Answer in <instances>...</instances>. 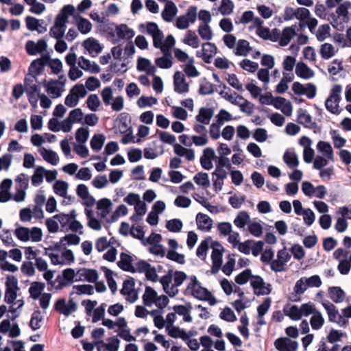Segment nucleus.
<instances>
[{
  "mask_svg": "<svg viewBox=\"0 0 351 351\" xmlns=\"http://www.w3.org/2000/svg\"><path fill=\"white\" fill-rule=\"evenodd\" d=\"M47 93L52 98H58L64 91V84L58 80H51L44 84Z\"/></svg>",
  "mask_w": 351,
  "mask_h": 351,
  "instance_id": "a211bd4d",
  "label": "nucleus"
},
{
  "mask_svg": "<svg viewBox=\"0 0 351 351\" xmlns=\"http://www.w3.org/2000/svg\"><path fill=\"white\" fill-rule=\"evenodd\" d=\"M134 285L135 283L132 278L125 280L120 291L130 303H134L138 299V293L134 288Z\"/></svg>",
  "mask_w": 351,
  "mask_h": 351,
  "instance_id": "4468645a",
  "label": "nucleus"
},
{
  "mask_svg": "<svg viewBox=\"0 0 351 351\" xmlns=\"http://www.w3.org/2000/svg\"><path fill=\"white\" fill-rule=\"evenodd\" d=\"M341 86L335 84L332 88L330 95L325 101L326 108L332 114H339L341 112L339 109V104L341 101Z\"/></svg>",
  "mask_w": 351,
  "mask_h": 351,
  "instance_id": "0eeeda50",
  "label": "nucleus"
},
{
  "mask_svg": "<svg viewBox=\"0 0 351 351\" xmlns=\"http://www.w3.org/2000/svg\"><path fill=\"white\" fill-rule=\"evenodd\" d=\"M83 45L92 57H96L102 50V47L98 40L93 38L86 39Z\"/></svg>",
  "mask_w": 351,
  "mask_h": 351,
  "instance_id": "7c9ffc66",
  "label": "nucleus"
},
{
  "mask_svg": "<svg viewBox=\"0 0 351 351\" xmlns=\"http://www.w3.org/2000/svg\"><path fill=\"white\" fill-rule=\"evenodd\" d=\"M14 234L17 239L21 241H31L32 242H39L42 240L43 232L40 228L33 227L28 228L25 227H19L14 230Z\"/></svg>",
  "mask_w": 351,
  "mask_h": 351,
  "instance_id": "423d86ee",
  "label": "nucleus"
},
{
  "mask_svg": "<svg viewBox=\"0 0 351 351\" xmlns=\"http://www.w3.org/2000/svg\"><path fill=\"white\" fill-rule=\"evenodd\" d=\"M285 315L289 316L293 320H299L302 318L300 306L296 305L286 306L283 308Z\"/></svg>",
  "mask_w": 351,
  "mask_h": 351,
  "instance_id": "5fc2aeb1",
  "label": "nucleus"
},
{
  "mask_svg": "<svg viewBox=\"0 0 351 351\" xmlns=\"http://www.w3.org/2000/svg\"><path fill=\"white\" fill-rule=\"evenodd\" d=\"M311 15L309 10L305 8H293L287 7L285 9L283 18L285 21H291L296 19L300 21V27L304 26V21Z\"/></svg>",
  "mask_w": 351,
  "mask_h": 351,
  "instance_id": "6e6552de",
  "label": "nucleus"
},
{
  "mask_svg": "<svg viewBox=\"0 0 351 351\" xmlns=\"http://www.w3.org/2000/svg\"><path fill=\"white\" fill-rule=\"evenodd\" d=\"M68 189L69 184L66 182L60 180H56L53 185V192L57 195L62 197L66 196Z\"/></svg>",
  "mask_w": 351,
  "mask_h": 351,
  "instance_id": "6e6d98bb",
  "label": "nucleus"
},
{
  "mask_svg": "<svg viewBox=\"0 0 351 351\" xmlns=\"http://www.w3.org/2000/svg\"><path fill=\"white\" fill-rule=\"evenodd\" d=\"M45 168L41 166L37 167L32 176V184L34 186H39L43 181Z\"/></svg>",
  "mask_w": 351,
  "mask_h": 351,
  "instance_id": "052dcab7",
  "label": "nucleus"
},
{
  "mask_svg": "<svg viewBox=\"0 0 351 351\" xmlns=\"http://www.w3.org/2000/svg\"><path fill=\"white\" fill-rule=\"evenodd\" d=\"M189 280L190 282L186 290L187 293L199 300L208 301L210 305L216 304L215 298L207 289L201 286L195 276H190Z\"/></svg>",
  "mask_w": 351,
  "mask_h": 351,
  "instance_id": "20e7f679",
  "label": "nucleus"
},
{
  "mask_svg": "<svg viewBox=\"0 0 351 351\" xmlns=\"http://www.w3.org/2000/svg\"><path fill=\"white\" fill-rule=\"evenodd\" d=\"M184 72L188 77H195L199 75V72L194 66V58H190L184 66Z\"/></svg>",
  "mask_w": 351,
  "mask_h": 351,
  "instance_id": "0e129e2a",
  "label": "nucleus"
},
{
  "mask_svg": "<svg viewBox=\"0 0 351 351\" xmlns=\"http://www.w3.org/2000/svg\"><path fill=\"white\" fill-rule=\"evenodd\" d=\"M213 114L214 111L213 109L209 108H201L195 117V119L200 123L208 125Z\"/></svg>",
  "mask_w": 351,
  "mask_h": 351,
  "instance_id": "f704fd0d",
  "label": "nucleus"
},
{
  "mask_svg": "<svg viewBox=\"0 0 351 351\" xmlns=\"http://www.w3.org/2000/svg\"><path fill=\"white\" fill-rule=\"evenodd\" d=\"M176 40L174 37L169 34L166 38H161L160 44L159 47H155L157 49H160L161 52H171V48L174 47Z\"/></svg>",
  "mask_w": 351,
  "mask_h": 351,
  "instance_id": "864d4df0",
  "label": "nucleus"
},
{
  "mask_svg": "<svg viewBox=\"0 0 351 351\" xmlns=\"http://www.w3.org/2000/svg\"><path fill=\"white\" fill-rule=\"evenodd\" d=\"M283 160L286 165L291 169L298 166L299 160L296 153L293 150H287L283 156Z\"/></svg>",
  "mask_w": 351,
  "mask_h": 351,
  "instance_id": "de8ad7c7",
  "label": "nucleus"
},
{
  "mask_svg": "<svg viewBox=\"0 0 351 351\" xmlns=\"http://www.w3.org/2000/svg\"><path fill=\"white\" fill-rule=\"evenodd\" d=\"M115 33L119 39L130 40L134 35V31L126 24L117 25L115 27Z\"/></svg>",
  "mask_w": 351,
  "mask_h": 351,
  "instance_id": "2f4dec72",
  "label": "nucleus"
},
{
  "mask_svg": "<svg viewBox=\"0 0 351 351\" xmlns=\"http://www.w3.org/2000/svg\"><path fill=\"white\" fill-rule=\"evenodd\" d=\"M74 19L76 21L77 26L78 30L82 34H87L92 29V24L91 23L86 19L83 18L79 15H73Z\"/></svg>",
  "mask_w": 351,
  "mask_h": 351,
  "instance_id": "a18cd8bd",
  "label": "nucleus"
},
{
  "mask_svg": "<svg viewBox=\"0 0 351 351\" xmlns=\"http://www.w3.org/2000/svg\"><path fill=\"white\" fill-rule=\"evenodd\" d=\"M120 256L121 260L118 263L119 267L125 271L135 272L132 256L125 253H121Z\"/></svg>",
  "mask_w": 351,
  "mask_h": 351,
  "instance_id": "58836bf2",
  "label": "nucleus"
},
{
  "mask_svg": "<svg viewBox=\"0 0 351 351\" xmlns=\"http://www.w3.org/2000/svg\"><path fill=\"white\" fill-rule=\"evenodd\" d=\"M253 276L251 269H245L235 276L234 281L237 284L243 285L246 284L249 280H251Z\"/></svg>",
  "mask_w": 351,
  "mask_h": 351,
  "instance_id": "bf43d9fd",
  "label": "nucleus"
},
{
  "mask_svg": "<svg viewBox=\"0 0 351 351\" xmlns=\"http://www.w3.org/2000/svg\"><path fill=\"white\" fill-rule=\"evenodd\" d=\"M173 311L176 315L183 317V321L185 322H191L193 319L191 316L192 306L190 303L186 305H176L173 306Z\"/></svg>",
  "mask_w": 351,
  "mask_h": 351,
  "instance_id": "473e14b6",
  "label": "nucleus"
},
{
  "mask_svg": "<svg viewBox=\"0 0 351 351\" xmlns=\"http://www.w3.org/2000/svg\"><path fill=\"white\" fill-rule=\"evenodd\" d=\"M213 242L210 237L202 241L197 247L196 251L197 256L202 260H204L206 257L207 252L210 247L211 248Z\"/></svg>",
  "mask_w": 351,
  "mask_h": 351,
  "instance_id": "c03bdc74",
  "label": "nucleus"
},
{
  "mask_svg": "<svg viewBox=\"0 0 351 351\" xmlns=\"http://www.w3.org/2000/svg\"><path fill=\"white\" fill-rule=\"evenodd\" d=\"M202 60L206 63H210L212 58L217 53V47L215 44L211 43H206L202 45Z\"/></svg>",
  "mask_w": 351,
  "mask_h": 351,
  "instance_id": "c85d7f7f",
  "label": "nucleus"
},
{
  "mask_svg": "<svg viewBox=\"0 0 351 351\" xmlns=\"http://www.w3.org/2000/svg\"><path fill=\"white\" fill-rule=\"evenodd\" d=\"M39 153L45 161L52 165H56L59 162L58 155L53 150L42 147L39 149Z\"/></svg>",
  "mask_w": 351,
  "mask_h": 351,
  "instance_id": "a19ab883",
  "label": "nucleus"
},
{
  "mask_svg": "<svg viewBox=\"0 0 351 351\" xmlns=\"http://www.w3.org/2000/svg\"><path fill=\"white\" fill-rule=\"evenodd\" d=\"M174 90L178 94L186 93L189 90V84L185 77L180 71H176L173 75Z\"/></svg>",
  "mask_w": 351,
  "mask_h": 351,
  "instance_id": "6ab92c4d",
  "label": "nucleus"
},
{
  "mask_svg": "<svg viewBox=\"0 0 351 351\" xmlns=\"http://www.w3.org/2000/svg\"><path fill=\"white\" fill-rule=\"evenodd\" d=\"M26 94L40 93V87L37 85V78L34 76L26 75L24 79Z\"/></svg>",
  "mask_w": 351,
  "mask_h": 351,
  "instance_id": "37998d69",
  "label": "nucleus"
},
{
  "mask_svg": "<svg viewBox=\"0 0 351 351\" xmlns=\"http://www.w3.org/2000/svg\"><path fill=\"white\" fill-rule=\"evenodd\" d=\"M298 121L299 123L308 128H313L315 125V123L312 121L311 116L305 112H301L299 113Z\"/></svg>",
  "mask_w": 351,
  "mask_h": 351,
  "instance_id": "69168bd1",
  "label": "nucleus"
},
{
  "mask_svg": "<svg viewBox=\"0 0 351 351\" xmlns=\"http://www.w3.org/2000/svg\"><path fill=\"white\" fill-rule=\"evenodd\" d=\"M335 49L330 43H324L321 45L319 53L323 59L328 60L335 55Z\"/></svg>",
  "mask_w": 351,
  "mask_h": 351,
  "instance_id": "13d9d810",
  "label": "nucleus"
},
{
  "mask_svg": "<svg viewBox=\"0 0 351 351\" xmlns=\"http://www.w3.org/2000/svg\"><path fill=\"white\" fill-rule=\"evenodd\" d=\"M223 40L225 45L233 49L234 54L237 56H247L252 49L247 40L244 39L237 40L236 36L231 34L224 35Z\"/></svg>",
  "mask_w": 351,
  "mask_h": 351,
  "instance_id": "39448f33",
  "label": "nucleus"
},
{
  "mask_svg": "<svg viewBox=\"0 0 351 351\" xmlns=\"http://www.w3.org/2000/svg\"><path fill=\"white\" fill-rule=\"evenodd\" d=\"M295 73L298 77L306 80L313 77L315 75L313 71L302 62L296 64Z\"/></svg>",
  "mask_w": 351,
  "mask_h": 351,
  "instance_id": "79ce46f5",
  "label": "nucleus"
},
{
  "mask_svg": "<svg viewBox=\"0 0 351 351\" xmlns=\"http://www.w3.org/2000/svg\"><path fill=\"white\" fill-rule=\"evenodd\" d=\"M145 26L146 27V33L152 37L153 45L154 47H159L161 38H164L163 32L159 29L156 23L147 22ZM141 27H144V25H141Z\"/></svg>",
  "mask_w": 351,
  "mask_h": 351,
  "instance_id": "dca6fc26",
  "label": "nucleus"
},
{
  "mask_svg": "<svg viewBox=\"0 0 351 351\" xmlns=\"http://www.w3.org/2000/svg\"><path fill=\"white\" fill-rule=\"evenodd\" d=\"M325 319L319 311H316L310 319V324L313 330H318L322 328Z\"/></svg>",
  "mask_w": 351,
  "mask_h": 351,
  "instance_id": "3c124183",
  "label": "nucleus"
},
{
  "mask_svg": "<svg viewBox=\"0 0 351 351\" xmlns=\"http://www.w3.org/2000/svg\"><path fill=\"white\" fill-rule=\"evenodd\" d=\"M157 295V292L153 288L146 287L142 297L144 305L149 307L152 306L155 302Z\"/></svg>",
  "mask_w": 351,
  "mask_h": 351,
  "instance_id": "8fccbe9b",
  "label": "nucleus"
},
{
  "mask_svg": "<svg viewBox=\"0 0 351 351\" xmlns=\"http://www.w3.org/2000/svg\"><path fill=\"white\" fill-rule=\"evenodd\" d=\"M215 158V152L211 147H207L204 149L203 154L200 157V164L206 170H210L213 167V160Z\"/></svg>",
  "mask_w": 351,
  "mask_h": 351,
  "instance_id": "412c9836",
  "label": "nucleus"
},
{
  "mask_svg": "<svg viewBox=\"0 0 351 351\" xmlns=\"http://www.w3.org/2000/svg\"><path fill=\"white\" fill-rule=\"evenodd\" d=\"M291 254L283 248L277 253V258L271 263V269L275 272H282L285 271V265L290 261Z\"/></svg>",
  "mask_w": 351,
  "mask_h": 351,
  "instance_id": "9b49d317",
  "label": "nucleus"
},
{
  "mask_svg": "<svg viewBox=\"0 0 351 351\" xmlns=\"http://www.w3.org/2000/svg\"><path fill=\"white\" fill-rule=\"evenodd\" d=\"M77 64L80 68L90 73H98L100 71V67L96 62H91L84 56L78 58Z\"/></svg>",
  "mask_w": 351,
  "mask_h": 351,
  "instance_id": "bb28decb",
  "label": "nucleus"
},
{
  "mask_svg": "<svg viewBox=\"0 0 351 351\" xmlns=\"http://www.w3.org/2000/svg\"><path fill=\"white\" fill-rule=\"evenodd\" d=\"M250 285L254 289V294L257 295H268L271 291V285L266 284L259 276H254L250 280Z\"/></svg>",
  "mask_w": 351,
  "mask_h": 351,
  "instance_id": "2eb2a0df",
  "label": "nucleus"
},
{
  "mask_svg": "<svg viewBox=\"0 0 351 351\" xmlns=\"http://www.w3.org/2000/svg\"><path fill=\"white\" fill-rule=\"evenodd\" d=\"M137 69L139 71H145L150 75H154L156 71V66L152 64L150 60L145 58H139L138 59Z\"/></svg>",
  "mask_w": 351,
  "mask_h": 351,
  "instance_id": "c9c22d12",
  "label": "nucleus"
},
{
  "mask_svg": "<svg viewBox=\"0 0 351 351\" xmlns=\"http://www.w3.org/2000/svg\"><path fill=\"white\" fill-rule=\"evenodd\" d=\"M163 56L155 59L156 65L163 69H170L173 65V57L171 52H162Z\"/></svg>",
  "mask_w": 351,
  "mask_h": 351,
  "instance_id": "4c0bfd02",
  "label": "nucleus"
},
{
  "mask_svg": "<svg viewBox=\"0 0 351 351\" xmlns=\"http://www.w3.org/2000/svg\"><path fill=\"white\" fill-rule=\"evenodd\" d=\"M98 351H118L120 341L115 337L107 339V343L99 341L97 343Z\"/></svg>",
  "mask_w": 351,
  "mask_h": 351,
  "instance_id": "4be33fe9",
  "label": "nucleus"
},
{
  "mask_svg": "<svg viewBox=\"0 0 351 351\" xmlns=\"http://www.w3.org/2000/svg\"><path fill=\"white\" fill-rule=\"evenodd\" d=\"M193 180L197 185L204 188H208L210 186V182L207 173H197L193 177Z\"/></svg>",
  "mask_w": 351,
  "mask_h": 351,
  "instance_id": "e2e57ef3",
  "label": "nucleus"
},
{
  "mask_svg": "<svg viewBox=\"0 0 351 351\" xmlns=\"http://www.w3.org/2000/svg\"><path fill=\"white\" fill-rule=\"evenodd\" d=\"M196 222L198 228L201 230L208 232L213 225V220L207 215L198 213L196 216Z\"/></svg>",
  "mask_w": 351,
  "mask_h": 351,
  "instance_id": "72a5a7b5",
  "label": "nucleus"
},
{
  "mask_svg": "<svg viewBox=\"0 0 351 351\" xmlns=\"http://www.w3.org/2000/svg\"><path fill=\"white\" fill-rule=\"evenodd\" d=\"M273 106L275 108L280 110L286 116H291L292 114V106L291 102L284 97H277L274 99Z\"/></svg>",
  "mask_w": 351,
  "mask_h": 351,
  "instance_id": "b1692460",
  "label": "nucleus"
},
{
  "mask_svg": "<svg viewBox=\"0 0 351 351\" xmlns=\"http://www.w3.org/2000/svg\"><path fill=\"white\" fill-rule=\"evenodd\" d=\"M296 25H292L285 27L282 32V36L279 41L281 46H287L291 40L296 35Z\"/></svg>",
  "mask_w": 351,
  "mask_h": 351,
  "instance_id": "ea45409f",
  "label": "nucleus"
},
{
  "mask_svg": "<svg viewBox=\"0 0 351 351\" xmlns=\"http://www.w3.org/2000/svg\"><path fill=\"white\" fill-rule=\"evenodd\" d=\"M178 13V8L173 1H167L164 10L162 11L161 16L166 22L173 21L174 17Z\"/></svg>",
  "mask_w": 351,
  "mask_h": 351,
  "instance_id": "cd10ccee",
  "label": "nucleus"
},
{
  "mask_svg": "<svg viewBox=\"0 0 351 351\" xmlns=\"http://www.w3.org/2000/svg\"><path fill=\"white\" fill-rule=\"evenodd\" d=\"M112 203L108 198H102L97 202V209L99 210L98 215L101 219H105L112 210Z\"/></svg>",
  "mask_w": 351,
  "mask_h": 351,
  "instance_id": "a878e982",
  "label": "nucleus"
},
{
  "mask_svg": "<svg viewBox=\"0 0 351 351\" xmlns=\"http://www.w3.org/2000/svg\"><path fill=\"white\" fill-rule=\"evenodd\" d=\"M274 345L279 351H296L298 348V343L288 338H278Z\"/></svg>",
  "mask_w": 351,
  "mask_h": 351,
  "instance_id": "5701e85b",
  "label": "nucleus"
},
{
  "mask_svg": "<svg viewBox=\"0 0 351 351\" xmlns=\"http://www.w3.org/2000/svg\"><path fill=\"white\" fill-rule=\"evenodd\" d=\"M183 43L193 48H198L199 46V40L196 35L195 32L192 30H188L186 32L185 36L183 39Z\"/></svg>",
  "mask_w": 351,
  "mask_h": 351,
  "instance_id": "603ef678",
  "label": "nucleus"
},
{
  "mask_svg": "<svg viewBox=\"0 0 351 351\" xmlns=\"http://www.w3.org/2000/svg\"><path fill=\"white\" fill-rule=\"evenodd\" d=\"M250 223V215L245 211H241L234 219V224L239 228H243Z\"/></svg>",
  "mask_w": 351,
  "mask_h": 351,
  "instance_id": "4d7b16f0",
  "label": "nucleus"
},
{
  "mask_svg": "<svg viewBox=\"0 0 351 351\" xmlns=\"http://www.w3.org/2000/svg\"><path fill=\"white\" fill-rule=\"evenodd\" d=\"M330 298L335 303L342 302L346 297L343 290L339 287H330L328 289Z\"/></svg>",
  "mask_w": 351,
  "mask_h": 351,
  "instance_id": "09e8293b",
  "label": "nucleus"
},
{
  "mask_svg": "<svg viewBox=\"0 0 351 351\" xmlns=\"http://www.w3.org/2000/svg\"><path fill=\"white\" fill-rule=\"evenodd\" d=\"M47 44L43 39H40L37 43L32 40H28L25 45V49L29 55L34 56L37 53H43L46 51Z\"/></svg>",
  "mask_w": 351,
  "mask_h": 351,
  "instance_id": "aec40b11",
  "label": "nucleus"
},
{
  "mask_svg": "<svg viewBox=\"0 0 351 351\" xmlns=\"http://www.w3.org/2000/svg\"><path fill=\"white\" fill-rule=\"evenodd\" d=\"M317 149L322 156L330 160H334L333 149L331 145L326 141H320L317 144Z\"/></svg>",
  "mask_w": 351,
  "mask_h": 351,
  "instance_id": "e433bc0d",
  "label": "nucleus"
},
{
  "mask_svg": "<svg viewBox=\"0 0 351 351\" xmlns=\"http://www.w3.org/2000/svg\"><path fill=\"white\" fill-rule=\"evenodd\" d=\"M76 280H86L89 282H95L98 278V273L95 269H80L77 271Z\"/></svg>",
  "mask_w": 351,
  "mask_h": 351,
  "instance_id": "c756f323",
  "label": "nucleus"
},
{
  "mask_svg": "<svg viewBox=\"0 0 351 351\" xmlns=\"http://www.w3.org/2000/svg\"><path fill=\"white\" fill-rule=\"evenodd\" d=\"M84 113L81 108H75L70 111L68 117L61 122V129L64 132H69L73 123H82Z\"/></svg>",
  "mask_w": 351,
  "mask_h": 351,
  "instance_id": "1a4fd4ad",
  "label": "nucleus"
},
{
  "mask_svg": "<svg viewBox=\"0 0 351 351\" xmlns=\"http://www.w3.org/2000/svg\"><path fill=\"white\" fill-rule=\"evenodd\" d=\"M105 136L103 134H95L90 140V147L95 151H99L105 142Z\"/></svg>",
  "mask_w": 351,
  "mask_h": 351,
  "instance_id": "338daca9",
  "label": "nucleus"
},
{
  "mask_svg": "<svg viewBox=\"0 0 351 351\" xmlns=\"http://www.w3.org/2000/svg\"><path fill=\"white\" fill-rule=\"evenodd\" d=\"M212 248V254H211V259H212V273L217 274L222 264V254L223 252V247L217 241H214L213 245H211Z\"/></svg>",
  "mask_w": 351,
  "mask_h": 351,
  "instance_id": "f8f14e48",
  "label": "nucleus"
},
{
  "mask_svg": "<svg viewBox=\"0 0 351 351\" xmlns=\"http://www.w3.org/2000/svg\"><path fill=\"white\" fill-rule=\"evenodd\" d=\"M197 19V8L190 7L184 15L177 18L176 26L180 29H184L189 27L191 23H194Z\"/></svg>",
  "mask_w": 351,
  "mask_h": 351,
  "instance_id": "ddd939ff",
  "label": "nucleus"
},
{
  "mask_svg": "<svg viewBox=\"0 0 351 351\" xmlns=\"http://www.w3.org/2000/svg\"><path fill=\"white\" fill-rule=\"evenodd\" d=\"M75 8L72 5H64L57 15L54 25L51 27L49 34L56 39H61L66 29V23L69 16L73 15Z\"/></svg>",
  "mask_w": 351,
  "mask_h": 351,
  "instance_id": "7ed1b4c3",
  "label": "nucleus"
},
{
  "mask_svg": "<svg viewBox=\"0 0 351 351\" xmlns=\"http://www.w3.org/2000/svg\"><path fill=\"white\" fill-rule=\"evenodd\" d=\"M85 215L88 219V226L95 230H100L101 229V223L100 221L94 217V212L91 208H85Z\"/></svg>",
  "mask_w": 351,
  "mask_h": 351,
  "instance_id": "49530a36",
  "label": "nucleus"
},
{
  "mask_svg": "<svg viewBox=\"0 0 351 351\" xmlns=\"http://www.w3.org/2000/svg\"><path fill=\"white\" fill-rule=\"evenodd\" d=\"M198 34L203 40H210L213 38V32L208 24H201L198 27Z\"/></svg>",
  "mask_w": 351,
  "mask_h": 351,
  "instance_id": "774afa93",
  "label": "nucleus"
},
{
  "mask_svg": "<svg viewBox=\"0 0 351 351\" xmlns=\"http://www.w3.org/2000/svg\"><path fill=\"white\" fill-rule=\"evenodd\" d=\"M77 271L75 273L73 269L67 268L62 271V276H58L56 280L59 282V286L62 287L77 281Z\"/></svg>",
  "mask_w": 351,
  "mask_h": 351,
  "instance_id": "393cba45",
  "label": "nucleus"
},
{
  "mask_svg": "<svg viewBox=\"0 0 351 351\" xmlns=\"http://www.w3.org/2000/svg\"><path fill=\"white\" fill-rule=\"evenodd\" d=\"M145 274L148 280L153 282L159 280L162 285L165 292L170 297H173L178 293V287L187 278L186 274L183 271L170 269L167 274L159 279L156 269L151 265L147 269Z\"/></svg>",
  "mask_w": 351,
  "mask_h": 351,
  "instance_id": "f257e3e1",
  "label": "nucleus"
},
{
  "mask_svg": "<svg viewBox=\"0 0 351 351\" xmlns=\"http://www.w3.org/2000/svg\"><path fill=\"white\" fill-rule=\"evenodd\" d=\"M322 306L328 314L329 322L337 323L339 326L347 325L348 321L339 313L333 304L327 301L322 302Z\"/></svg>",
  "mask_w": 351,
  "mask_h": 351,
  "instance_id": "9d476101",
  "label": "nucleus"
},
{
  "mask_svg": "<svg viewBox=\"0 0 351 351\" xmlns=\"http://www.w3.org/2000/svg\"><path fill=\"white\" fill-rule=\"evenodd\" d=\"M315 36L319 42H322L325 40L326 38L330 37V27L328 24H324L320 25L316 33Z\"/></svg>",
  "mask_w": 351,
  "mask_h": 351,
  "instance_id": "680f3d73",
  "label": "nucleus"
},
{
  "mask_svg": "<svg viewBox=\"0 0 351 351\" xmlns=\"http://www.w3.org/2000/svg\"><path fill=\"white\" fill-rule=\"evenodd\" d=\"M44 254L50 258L51 264L54 265H70L75 260L73 252L65 249V243L62 239L45 247Z\"/></svg>",
  "mask_w": 351,
  "mask_h": 351,
  "instance_id": "f03ea898",
  "label": "nucleus"
},
{
  "mask_svg": "<svg viewBox=\"0 0 351 351\" xmlns=\"http://www.w3.org/2000/svg\"><path fill=\"white\" fill-rule=\"evenodd\" d=\"M54 308L58 312L69 316L77 310V304L73 300H69L66 302L64 299H59L56 301Z\"/></svg>",
  "mask_w": 351,
  "mask_h": 351,
  "instance_id": "f3484780",
  "label": "nucleus"
}]
</instances>
